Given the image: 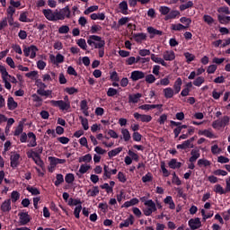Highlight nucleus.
Segmentation results:
<instances>
[{"label": "nucleus", "instance_id": "obj_1", "mask_svg": "<svg viewBox=\"0 0 230 230\" xmlns=\"http://www.w3.org/2000/svg\"><path fill=\"white\" fill-rule=\"evenodd\" d=\"M88 46L99 49V58H102L105 55V40L101 36L90 35L86 40Z\"/></svg>", "mask_w": 230, "mask_h": 230}, {"label": "nucleus", "instance_id": "obj_2", "mask_svg": "<svg viewBox=\"0 0 230 230\" xmlns=\"http://www.w3.org/2000/svg\"><path fill=\"white\" fill-rule=\"evenodd\" d=\"M230 122V117L227 115L223 116L221 119H216L212 122V128L214 129H220L226 128Z\"/></svg>", "mask_w": 230, "mask_h": 230}, {"label": "nucleus", "instance_id": "obj_3", "mask_svg": "<svg viewBox=\"0 0 230 230\" xmlns=\"http://www.w3.org/2000/svg\"><path fill=\"white\" fill-rule=\"evenodd\" d=\"M71 18V10L69 5L65 6L64 8L60 9L59 11L57 10V19L58 21H64L65 19Z\"/></svg>", "mask_w": 230, "mask_h": 230}, {"label": "nucleus", "instance_id": "obj_4", "mask_svg": "<svg viewBox=\"0 0 230 230\" xmlns=\"http://www.w3.org/2000/svg\"><path fill=\"white\" fill-rule=\"evenodd\" d=\"M51 105L54 107L59 108L63 111H67L71 108V102H65L63 100H51Z\"/></svg>", "mask_w": 230, "mask_h": 230}, {"label": "nucleus", "instance_id": "obj_5", "mask_svg": "<svg viewBox=\"0 0 230 230\" xmlns=\"http://www.w3.org/2000/svg\"><path fill=\"white\" fill-rule=\"evenodd\" d=\"M39 48L35 45H31L30 47L24 46L23 52L26 58H31L34 59L37 57V52Z\"/></svg>", "mask_w": 230, "mask_h": 230}, {"label": "nucleus", "instance_id": "obj_6", "mask_svg": "<svg viewBox=\"0 0 230 230\" xmlns=\"http://www.w3.org/2000/svg\"><path fill=\"white\" fill-rule=\"evenodd\" d=\"M42 13L48 21L58 22L57 10L54 12L52 9H43Z\"/></svg>", "mask_w": 230, "mask_h": 230}, {"label": "nucleus", "instance_id": "obj_7", "mask_svg": "<svg viewBox=\"0 0 230 230\" xmlns=\"http://www.w3.org/2000/svg\"><path fill=\"white\" fill-rule=\"evenodd\" d=\"M133 117L136 120L140 119L141 122L143 123H149L152 121L153 117L148 114H140L138 112H134Z\"/></svg>", "mask_w": 230, "mask_h": 230}, {"label": "nucleus", "instance_id": "obj_8", "mask_svg": "<svg viewBox=\"0 0 230 230\" xmlns=\"http://www.w3.org/2000/svg\"><path fill=\"white\" fill-rule=\"evenodd\" d=\"M188 226H190V230H198L202 227V223L200 218H191L188 221Z\"/></svg>", "mask_w": 230, "mask_h": 230}, {"label": "nucleus", "instance_id": "obj_9", "mask_svg": "<svg viewBox=\"0 0 230 230\" xmlns=\"http://www.w3.org/2000/svg\"><path fill=\"white\" fill-rule=\"evenodd\" d=\"M145 77H146L145 72L140 71V70H134L130 73V77L129 78L133 82H137V81L144 79Z\"/></svg>", "mask_w": 230, "mask_h": 230}, {"label": "nucleus", "instance_id": "obj_10", "mask_svg": "<svg viewBox=\"0 0 230 230\" xmlns=\"http://www.w3.org/2000/svg\"><path fill=\"white\" fill-rule=\"evenodd\" d=\"M146 31L149 34V39L153 40L155 36H163L164 32L160 30H157L152 26L146 28Z\"/></svg>", "mask_w": 230, "mask_h": 230}, {"label": "nucleus", "instance_id": "obj_11", "mask_svg": "<svg viewBox=\"0 0 230 230\" xmlns=\"http://www.w3.org/2000/svg\"><path fill=\"white\" fill-rule=\"evenodd\" d=\"M20 157L21 155L18 153H13V155H11L10 160H11V167L13 169H16L20 164Z\"/></svg>", "mask_w": 230, "mask_h": 230}, {"label": "nucleus", "instance_id": "obj_12", "mask_svg": "<svg viewBox=\"0 0 230 230\" xmlns=\"http://www.w3.org/2000/svg\"><path fill=\"white\" fill-rule=\"evenodd\" d=\"M132 39L137 42V43H142L143 41L146 40L147 36L144 32H138V33H131Z\"/></svg>", "mask_w": 230, "mask_h": 230}, {"label": "nucleus", "instance_id": "obj_13", "mask_svg": "<svg viewBox=\"0 0 230 230\" xmlns=\"http://www.w3.org/2000/svg\"><path fill=\"white\" fill-rule=\"evenodd\" d=\"M163 58L164 61H173L176 58L175 52L173 50H165L163 53Z\"/></svg>", "mask_w": 230, "mask_h": 230}, {"label": "nucleus", "instance_id": "obj_14", "mask_svg": "<svg viewBox=\"0 0 230 230\" xmlns=\"http://www.w3.org/2000/svg\"><path fill=\"white\" fill-rule=\"evenodd\" d=\"M200 157V151L198 148L191 149L190 157L189 158L190 163H196L197 160Z\"/></svg>", "mask_w": 230, "mask_h": 230}, {"label": "nucleus", "instance_id": "obj_15", "mask_svg": "<svg viewBox=\"0 0 230 230\" xmlns=\"http://www.w3.org/2000/svg\"><path fill=\"white\" fill-rule=\"evenodd\" d=\"M50 60L54 65L62 64L64 63L65 57L60 53H58L56 57L55 55L51 54Z\"/></svg>", "mask_w": 230, "mask_h": 230}, {"label": "nucleus", "instance_id": "obj_16", "mask_svg": "<svg viewBox=\"0 0 230 230\" xmlns=\"http://www.w3.org/2000/svg\"><path fill=\"white\" fill-rule=\"evenodd\" d=\"M178 150H187L189 148H194V144H190L189 139L184 140L181 144L176 146Z\"/></svg>", "mask_w": 230, "mask_h": 230}, {"label": "nucleus", "instance_id": "obj_17", "mask_svg": "<svg viewBox=\"0 0 230 230\" xmlns=\"http://www.w3.org/2000/svg\"><path fill=\"white\" fill-rule=\"evenodd\" d=\"M181 15V12L179 10H172L169 12L167 15L164 16V21L175 20Z\"/></svg>", "mask_w": 230, "mask_h": 230}, {"label": "nucleus", "instance_id": "obj_18", "mask_svg": "<svg viewBox=\"0 0 230 230\" xmlns=\"http://www.w3.org/2000/svg\"><path fill=\"white\" fill-rule=\"evenodd\" d=\"M19 217H20V225L21 226H26L31 221V217L28 215V213H20Z\"/></svg>", "mask_w": 230, "mask_h": 230}, {"label": "nucleus", "instance_id": "obj_19", "mask_svg": "<svg viewBox=\"0 0 230 230\" xmlns=\"http://www.w3.org/2000/svg\"><path fill=\"white\" fill-rule=\"evenodd\" d=\"M135 218L130 215L125 221L119 224V228L122 229L123 227H128L129 225H134Z\"/></svg>", "mask_w": 230, "mask_h": 230}, {"label": "nucleus", "instance_id": "obj_20", "mask_svg": "<svg viewBox=\"0 0 230 230\" xmlns=\"http://www.w3.org/2000/svg\"><path fill=\"white\" fill-rule=\"evenodd\" d=\"M169 168L172 170L180 169L182 166L181 162H178L176 158H172L170 162H168Z\"/></svg>", "mask_w": 230, "mask_h": 230}, {"label": "nucleus", "instance_id": "obj_21", "mask_svg": "<svg viewBox=\"0 0 230 230\" xmlns=\"http://www.w3.org/2000/svg\"><path fill=\"white\" fill-rule=\"evenodd\" d=\"M182 79L181 77H177L173 84V91L174 94H178L181 90Z\"/></svg>", "mask_w": 230, "mask_h": 230}, {"label": "nucleus", "instance_id": "obj_22", "mask_svg": "<svg viewBox=\"0 0 230 230\" xmlns=\"http://www.w3.org/2000/svg\"><path fill=\"white\" fill-rule=\"evenodd\" d=\"M28 137L31 139L30 144H28V147H35L37 146V137L34 132L30 131L28 133Z\"/></svg>", "mask_w": 230, "mask_h": 230}, {"label": "nucleus", "instance_id": "obj_23", "mask_svg": "<svg viewBox=\"0 0 230 230\" xmlns=\"http://www.w3.org/2000/svg\"><path fill=\"white\" fill-rule=\"evenodd\" d=\"M163 93L165 99H172L174 96L175 92L172 87H166L163 89Z\"/></svg>", "mask_w": 230, "mask_h": 230}, {"label": "nucleus", "instance_id": "obj_24", "mask_svg": "<svg viewBox=\"0 0 230 230\" xmlns=\"http://www.w3.org/2000/svg\"><path fill=\"white\" fill-rule=\"evenodd\" d=\"M140 98H142V93H140L129 94L128 95V102L134 103V104L137 103L139 102Z\"/></svg>", "mask_w": 230, "mask_h": 230}, {"label": "nucleus", "instance_id": "obj_25", "mask_svg": "<svg viewBox=\"0 0 230 230\" xmlns=\"http://www.w3.org/2000/svg\"><path fill=\"white\" fill-rule=\"evenodd\" d=\"M100 193V189L98 186H93V189L86 190V196L88 197H96Z\"/></svg>", "mask_w": 230, "mask_h": 230}, {"label": "nucleus", "instance_id": "obj_26", "mask_svg": "<svg viewBox=\"0 0 230 230\" xmlns=\"http://www.w3.org/2000/svg\"><path fill=\"white\" fill-rule=\"evenodd\" d=\"M11 202H12V199H5V201L2 204L1 210L4 213L11 211V209H12Z\"/></svg>", "mask_w": 230, "mask_h": 230}, {"label": "nucleus", "instance_id": "obj_27", "mask_svg": "<svg viewBox=\"0 0 230 230\" xmlns=\"http://www.w3.org/2000/svg\"><path fill=\"white\" fill-rule=\"evenodd\" d=\"M7 106L10 111H14L18 107V103L14 101L13 96H10L8 98Z\"/></svg>", "mask_w": 230, "mask_h": 230}, {"label": "nucleus", "instance_id": "obj_28", "mask_svg": "<svg viewBox=\"0 0 230 230\" xmlns=\"http://www.w3.org/2000/svg\"><path fill=\"white\" fill-rule=\"evenodd\" d=\"M32 101L35 102V107L40 108L43 104V99L37 93L32 94Z\"/></svg>", "mask_w": 230, "mask_h": 230}, {"label": "nucleus", "instance_id": "obj_29", "mask_svg": "<svg viewBox=\"0 0 230 230\" xmlns=\"http://www.w3.org/2000/svg\"><path fill=\"white\" fill-rule=\"evenodd\" d=\"M139 203V199L137 198H132L129 201L125 202L121 208H128L132 206L137 205Z\"/></svg>", "mask_w": 230, "mask_h": 230}, {"label": "nucleus", "instance_id": "obj_30", "mask_svg": "<svg viewBox=\"0 0 230 230\" xmlns=\"http://www.w3.org/2000/svg\"><path fill=\"white\" fill-rule=\"evenodd\" d=\"M164 203L165 205H169V208L172 210L175 209V208H176L172 196H166V198H164Z\"/></svg>", "mask_w": 230, "mask_h": 230}, {"label": "nucleus", "instance_id": "obj_31", "mask_svg": "<svg viewBox=\"0 0 230 230\" xmlns=\"http://www.w3.org/2000/svg\"><path fill=\"white\" fill-rule=\"evenodd\" d=\"M119 9L121 11V13L124 15H128V5L127 1H121L119 4Z\"/></svg>", "mask_w": 230, "mask_h": 230}, {"label": "nucleus", "instance_id": "obj_32", "mask_svg": "<svg viewBox=\"0 0 230 230\" xmlns=\"http://www.w3.org/2000/svg\"><path fill=\"white\" fill-rule=\"evenodd\" d=\"M186 128H188V125H186V124H181V126L176 127L175 128H173L174 138L179 137V136L181 133L182 129H186Z\"/></svg>", "mask_w": 230, "mask_h": 230}, {"label": "nucleus", "instance_id": "obj_33", "mask_svg": "<svg viewBox=\"0 0 230 230\" xmlns=\"http://www.w3.org/2000/svg\"><path fill=\"white\" fill-rule=\"evenodd\" d=\"M194 6L193 1H188L186 4H181L179 5L180 12H184L187 9H190Z\"/></svg>", "mask_w": 230, "mask_h": 230}, {"label": "nucleus", "instance_id": "obj_34", "mask_svg": "<svg viewBox=\"0 0 230 230\" xmlns=\"http://www.w3.org/2000/svg\"><path fill=\"white\" fill-rule=\"evenodd\" d=\"M214 192L219 194V195H226L228 193V190H226V188L224 190V187L220 184H217L214 187Z\"/></svg>", "mask_w": 230, "mask_h": 230}, {"label": "nucleus", "instance_id": "obj_35", "mask_svg": "<svg viewBox=\"0 0 230 230\" xmlns=\"http://www.w3.org/2000/svg\"><path fill=\"white\" fill-rule=\"evenodd\" d=\"M145 206L148 207V208L154 213L157 211V208L155 203L153 201V199H147L145 203Z\"/></svg>", "mask_w": 230, "mask_h": 230}, {"label": "nucleus", "instance_id": "obj_36", "mask_svg": "<svg viewBox=\"0 0 230 230\" xmlns=\"http://www.w3.org/2000/svg\"><path fill=\"white\" fill-rule=\"evenodd\" d=\"M32 154L34 155V157H35V158H33V161L35 162V164L38 166L43 168L44 167V162H43V160H41L40 155H39V153H32Z\"/></svg>", "mask_w": 230, "mask_h": 230}, {"label": "nucleus", "instance_id": "obj_37", "mask_svg": "<svg viewBox=\"0 0 230 230\" xmlns=\"http://www.w3.org/2000/svg\"><path fill=\"white\" fill-rule=\"evenodd\" d=\"M158 11H159L161 15L168 16L170 12H171V8L169 6H166V5H161L159 7Z\"/></svg>", "mask_w": 230, "mask_h": 230}, {"label": "nucleus", "instance_id": "obj_38", "mask_svg": "<svg viewBox=\"0 0 230 230\" xmlns=\"http://www.w3.org/2000/svg\"><path fill=\"white\" fill-rule=\"evenodd\" d=\"M198 135L204 136V137H208V138H213L214 137V133L211 132L208 129H203V130L199 129L198 131Z\"/></svg>", "mask_w": 230, "mask_h": 230}, {"label": "nucleus", "instance_id": "obj_39", "mask_svg": "<svg viewBox=\"0 0 230 230\" xmlns=\"http://www.w3.org/2000/svg\"><path fill=\"white\" fill-rule=\"evenodd\" d=\"M180 22L185 24L184 27L186 30H188L190 27V24L192 23V20L190 18L183 16L180 18Z\"/></svg>", "mask_w": 230, "mask_h": 230}, {"label": "nucleus", "instance_id": "obj_40", "mask_svg": "<svg viewBox=\"0 0 230 230\" xmlns=\"http://www.w3.org/2000/svg\"><path fill=\"white\" fill-rule=\"evenodd\" d=\"M121 135L125 142H128L131 139V135L128 128H121Z\"/></svg>", "mask_w": 230, "mask_h": 230}, {"label": "nucleus", "instance_id": "obj_41", "mask_svg": "<svg viewBox=\"0 0 230 230\" xmlns=\"http://www.w3.org/2000/svg\"><path fill=\"white\" fill-rule=\"evenodd\" d=\"M197 165L199 167H208L211 165V162H209V160H207L206 158H200L199 160H198Z\"/></svg>", "mask_w": 230, "mask_h": 230}, {"label": "nucleus", "instance_id": "obj_42", "mask_svg": "<svg viewBox=\"0 0 230 230\" xmlns=\"http://www.w3.org/2000/svg\"><path fill=\"white\" fill-rule=\"evenodd\" d=\"M122 150H123V147H117L116 149H111V151L108 153V157L113 158L117 156L119 153H121Z\"/></svg>", "mask_w": 230, "mask_h": 230}, {"label": "nucleus", "instance_id": "obj_43", "mask_svg": "<svg viewBox=\"0 0 230 230\" xmlns=\"http://www.w3.org/2000/svg\"><path fill=\"white\" fill-rule=\"evenodd\" d=\"M183 56H184V58H185V59H186V62L188 63V64H190L191 62H193L194 60H195V58H196V57H195V55H193V54H191L190 52H184L183 53Z\"/></svg>", "mask_w": 230, "mask_h": 230}, {"label": "nucleus", "instance_id": "obj_44", "mask_svg": "<svg viewBox=\"0 0 230 230\" xmlns=\"http://www.w3.org/2000/svg\"><path fill=\"white\" fill-rule=\"evenodd\" d=\"M227 18H229V16L221 15V14L217 15L218 22L223 25H227L229 23V20Z\"/></svg>", "mask_w": 230, "mask_h": 230}, {"label": "nucleus", "instance_id": "obj_45", "mask_svg": "<svg viewBox=\"0 0 230 230\" xmlns=\"http://www.w3.org/2000/svg\"><path fill=\"white\" fill-rule=\"evenodd\" d=\"M171 30L174 31H181L186 30V27L181 23L172 24Z\"/></svg>", "mask_w": 230, "mask_h": 230}, {"label": "nucleus", "instance_id": "obj_46", "mask_svg": "<svg viewBox=\"0 0 230 230\" xmlns=\"http://www.w3.org/2000/svg\"><path fill=\"white\" fill-rule=\"evenodd\" d=\"M111 178V172L109 165H104V174H102V179L106 181L107 179Z\"/></svg>", "mask_w": 230, "mask_h": 230}, {"label": "nucleus", "instance_id": "obj_47", "mask_svg": "<svg viewBox=\"0 0 230 230\" xmlns=\"http://www.w3.org/2000/svg\"><path fill=\"white\" fill-rule=\"evenodd\" d=\"M79 120H81V125H83V128L84 130H88L89 129V121H88L87 118L79 116Z\"/></svg>", "mask_w": 230, "mask_h": 230}, {"label": "nucleus", "instance_id": "obj_48", "mask_svg": "<svg viewBox=\"0 0 230 230\" xmlns=\"http://www.w3.org/2000/svg\"><path fill=\"white\" fill-rule=\"evenodd\" d=\"M146 84H152L156 81V77L153 74H148L145 76Z\"/></svg>", "mask_w": 230, "mask_h": 230}, {"label": "nucleus", "instance_id": "obj_49", "mask_svg": "<svg viewBox=\"0 0 230 230\" xmlns=\"http://www.w3.org/2000/svg\"><path fill=\"white\" fill-rule=\"evenodd\" d=\"M170 79L169 77H164V78H161L157 83H156V85H162V86H168L170 84Z\"/></svg>", "mask_w": 230, "mask_h": 230}, {"label": "nucleus", "instance_id": "obj_50", "mask_svg": "<svg viewBox=\"0 0 230 230\" xmlns=\"http://www.w3.org/2000/svg\"><path fill=\"white\" fill-rule=\"evenodd\" d=\"M205 83V78L203 76H198L193 81V85L196 87H200Z\"/></svg>", "mask_w": 230, "mask_h": 230}, {"label": "nucleus", "instance_id": "obj_51", "mask_svg": "<svg viewBox=\"0 0 230 230\" xmlns=\"http://www.w3.org/2000/svg\"><path fill=\"white\" fill-rule=\"evenodd\" d=\"M37 93L40 96L49 97L52 94L51 90H45V89H38Z\"/></svg>", "mask_w": 230, "mask_h": 230}, {"label": "nucleus", "instance_id": "obj_52", "mask_svg": "<svg viewBox=\"0 0 230 230\" xmlns=\"http://www.w3.org/2000/svg\"><path fill=\"white\" fill-rule=\"evenodd\" d=\"M77 46H79V48H81L83 50H87V43L85 39L81 38L77 40Z\"/></svg>", "mask_w": 230, "mask_h": 230}, {"label": "nucleus", "instance_id": "obj_53", "mask_svg": "<svg viewBox=\"0 0 230 230\" xmlns=\"http://www.w3.org/2000/svg\"><path fill=\"white\" fill-rule=\"evenodd\" d=\"M141 181L144 183L151 182L153 181L152 172H146V174H145V176H142Z\"/></svg>", "mask_w": 230, "mask_h": 230}, {"label": "nucleus", "instance_id": "obj_54", "mask_svg": "<svg viewBox=\"0 0 230 230\" xmlns=\"http://www.w3.org/2000/svg\"><path fill=\"white\" fill-rule=\"evenodd\" d=\"M203 21L208 25H212L215 22V19L211 15H208V14H204Z\"/></svg>", "mask_w": 230, "mask_h": 230}, {"label": "nucleus", "instance_id": "obj_55", "mask_svg": "<svg viewBox=\"0 0 230 230\" xmlns=\"http://www.w3.org/2000/svg\"><path fill=\"white\" fill-rule=\"evenodd\" d=\"M74 181H75V174H73L72 172H68L65 176V182L68 184H72Z\"/></svg>", "mask_w": 230, "mask_h": 230}, {"label": "nucleus", "instance_id": "obj_56", "mask_svg": "<svg viewBox=\"0 0 230 230\" xmlns=\"http://www.w3.org/2000/svg\"><path fill=\"white\" fill-rule=\"evenodd\" d=\"M0 73L2 74V79L11 77V75L3 65H0Z\"/></svg>", "mask_w": 230, "mask_h": 230}, {"label": "nucleus", "instance_id": "obj_57", "mask_svg": "<svg viewBox=\"0 0 230 230\" xmlns=\"http://www.w3.org/2000/svg\"><path fill=\"white\" fill-rule=\"evenodd\" d=\"M99 9L98 5H92L84 10V15H89L92 13L97 12Z\"/></svg>", "mask_w": 230, "mask_h": 230}, {"label": "nucleus", "instance_id": "obj_58", "mask_svg": "<svg viewBox=\"0 0 230 230\" xmlns=\"http://www.w3.org/2000/svg\"><path fill=\"white\" fill-rule=\"evenodd\" d=\"M102 31V26L101 25H92V28L90 29V33L92 34H97Z\"/></svg>", "mask_w": 230, "mask_h": 230}, {"label": "nucleus", "instance_id": "obj_59", "mask_svg": "<svg viewBox=\"0 0 230 230\" xmlns=\"http://www.w3.org/2000/svg\"><path fill=\"white\" fill-rule=\"evenodd\" d=\"M218 13H225L226 15H230V8L228 6H220L217 9Z\"/></svg>", "mask_w": 230, "mask_h": 230}, {"label": "nucleus", "instance_id": "obj_60", "mask_svg": "<svg viewBox=\"0 0 230 230\" xmlns=\"http://www.w3.org/2000/svg\"><path fill=\"white\" fill-rule=\"evenodd\" d=\"M93 160L92 155H84L79 158V163H90Z\"/></svg>", "mask_w": 230, "mask_h": 230}, {"label": "nucleus", "instance_id": "obj_61", "mask_svg": "<svg viewBox=\"0 0 230 230\" xmlns=\"http://www.w3.org/2000/svg\"><path fill=\"white\" fill-rule=\"evenodd\" d=\"M27 190L34 196L40 194V190H39V189H37V187L29 186V187H27Z\"/></svg>", "mask_w": 230, "mask_h": 230}, {"label": "nucleus", "instance_id": "obj_62", "mask_svg": "<svg viewBox=\"0 0 230 230\" xmlns=\"http://www.w3.org/2000/svg\"><path fill=\"white\" fill-rule=\"evenodd\" d=\"M22 133H23V124L20 123L14 131V136L19 137Z\"/></svg>", "mask_w": 230, "mask_h": 230}, {"label": "nucleus", "instance_id": "obj_63", "mask_svg": "<svg viewBox=\"0 0 230 230\" xmlns=\"http://www.w3.org/2000/svg\"><path fill=\"white\" fill-rule=\"evenodd\" d=\"M11 198H12L13 203H16V201H18L20 199L19 192H17V190H13Z\"/></svg>", "mask_w": 230, "mask_h": 230}, {"label": "nucleus", "instance_id": "obj_64", "mask_svg": "<svg viewBox=\"0 0 230 230\" xmlns=\"http://www.w3.org/2000/svg\"><path fill=\"white\" fill-rule=\"evenodd\" d=\"M64 182V176L63 174H57V181H55V186L58 187L59 184Z\"/></svg>", "mask_w": 230, "mask_h": 230}]
</instances>
